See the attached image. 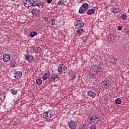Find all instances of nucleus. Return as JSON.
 <instances>
[{"mask_svg":"<svg viewBox=\"0 0 129 129\" xmlns=\"http://www.w3.org/2000/svg\"><path fill=\"white\" fill-rule=\"evenodd\" d=\"M32 50L34 53L38 54V53H40L41 52V47H35L32 48Z\"/></svg>","mask_w":129,"mask_h":129,"instance_id":"dca6fc26","label":"nucleus"},{"mask_svg":"<svg viewBox=\"0 0 129 129\" xmlns=\"http://www.w3.org/2000/svg\"><path fill=\"white\" fill-rule=\"evenodd\" d=\"M100 85L103 89L106 87L108 88L111 86V82L109 80L104 81L101 83Z\"/></svg>","mask_w":129,"mask_h":129,"instance_id":"39448f33","label":"nucleus"},{"mask_svg":"<svg viewBox=\"0 0 129 129\" xmlns=\"http://www.w3.org/2000/svg\"><path fill=\"white\" fill-rule=\"evenodd\" d=\"M66 2H67V0H59L57 2V5H58V6H61V5H63V4H65Z\"/></svg>","mask_w":129,"mask_h":129,"instance_id":"4be33fe9","label":"nucleus"},{"mask_svg":"<svg viewBox=\"0 0 129 129\" xmlns=\"http://www.w3.org/2000/svg\"><path fill=\"white\" fill-rule=\"evenodd\" d=\"M58 80H60V78H59V76L57 74H54L51 76L50 78L51 82L52 83H55V82H57Z\"/></svg>","mask_w":129,"mask_h":129,"instance_id":"0eeeda50","label":"nucleus"},{"mask_svg":"<svg viewBox=\"0 0 129 129\" xmlns=\"http://www.w3.org/2000/svg\"><path fill=\"white\" fill-rule=\"evenodd\" d=\"M57 71L60 74H64V73H66L67 71V67L65 66V64L60 63L58 65Z\"/></svg>","mask_w":129,"mask_h":129,"instance_id":"f03ea898","label":"nucleus"},{"mask_svg":"<svg viewBox=\"0 0 129 129\" xmlns=\"http://www.w3.org/2000/svg\"><path fill=\"white\" fill-rule=\"evenodd\" d=\"M90 129H95V125H93L91 126Z\"/></svg>","mask_w":129,"mask_h":129,"instance_id":"473e14b6","label":"nucleus"},{"mask_svg":"<svg viewBox=\"0 0 129 129\" xmlns=\"http://www.w3.org/2000/svg\"><path fill=\"white\" fill-rule=\"evenodd\" d=\"M94 13H95V9H90L87 11V14L90 16L93 15Z\"/></svg>","mask_w":129,"mask_h":129,"instance_id":"a211bd4d","label":"nucleus"},{"mask_svg":"<svg viewBox=\"0 0 129 129\" xmlns=\"http://www.w3.org/2000/svg\"><path fill=\"white\" fill-rule=\"evenodd\" d=\"M11 92L13 95H15L18 93V91L15 89H13L11 90Z\"/></svg>","mask_w":129,"mask_h":129,"instance_id":"cd10ccee","label":"nucleus"},{"mask_svg":"<svg viewBox=\"0 0 129 129\" xmlns=\"http://www.w3.org/2000/svg\"><path fill=\"white\" fill-rule=\"evenodd\" d=\"M43 20L45 21V23H47L49 20L47 17H44L43 18Z\"/></svg>","mask_w":129,"mask_h":129,"instance_id":"7c9ffc66","label":"nucleus"},{"mask_svg":"<svg viewBox=\"0 0 129 129\" xmlns=\"http://www.w3.org/2000/svg\"><path fill=\"white\" fill-rule=\"evenodd\" d=\"M31 13L34 16H35V15H37L38 14V10L36 9H33L31 11Z\"/></svg>","mask_w":129,"mask_h":129,"instance_id":"b1692460","label":"nucleus"},{"mask_svg":"<svg viewBox=\"0 0 129 129\" xmlns=\"http://www.w3.org/2000/svg\"><path fill=\"white\" fill-rule=\"evenodd\" d=\"M88 95L92 98H94L96 96V94L93 93L91 91H90L88 92Z\"/></svg>","mask_w":129,"mask_h":129,"instance_id":"f3484780","label":"nucleus"},{"mask_svg":"<svg viewBox=\"0 0 129 129\" xmlns=\"http://www.w3.org/2000/svg\"><path fill=\"white\" fill-rule=\"evenodd\" d=\"M75 78H76V75H73L72 76V79H74Z\"/></svg>","mask_w":129,"mask_h":129,"instance_id":"2f4dec72","label":"nucleus"},{"mask_svg":"<svg viewBox=\"0 0 129 129\" xmlns=\"http://www.w3.org/2000/svg\"><path fill=\"white\" fill-rule=\"evenodd\" d=\"M37 35H38V33H37V32L33 31L29 34V37L30 38H34V37L37 36Z\"/></svg>","mask_w":129,"mask_h":129,"instance_id":"6ab92c4d","label":"nucleus"},{"mask_svg":"<svg viewBox=\"0 0 129 129\" xmlns=\"http://www.w3.org/2000/svg\"><path fill=\"white\" fill-rule=\"evenodd\" d=\"M11 59V56H10V54L9 53H4L3 56V60L4 62H6L8 63V62H10V60Z\"/></svg>","mask_w":129,"mask_h":129,"instance_id":"6e6552de","label":"nucleus"},{"mask_svg":"<svg viewBox=\"0 0 129 129\" xmlns=\"http://www.w3.org/2000/svg\"><path fill=\"white\" fill-rule=\"evenodd\" d=\"M83 32H84V31L82 29H79L77 30V33L79 35H82V34H83Z\"/></svg>","mask_w":129,"mask_h":129,"instance_id":"412c9836","label":"nucleus"},{"mask_svg":"<svg viewBox=\"0 0 129 129\" xmlns=\"http://www.w3.org/2000/svg\"><path fill=\"white\" fill-rule=\"evenodd\" d=\"M122 102V101L120 98H117L115 100V103L116 104H120Z\"/></svg>","mask_w":129,"mask_h":129,"instance_id":"5701e85b","label":"nucleus"},{"mask_svg":"<svg viewBox=\"0 0 129 129\" xmlns=\"http://www.w3.org/2000/svg\"><path fill=\"white\" fill-rule=\"evenodd\" d=\"M117 30L118 31H121L122 30V27L119 26L117 27Z\"/></svg>","mask_w":129,"mask_h":129,"instance_id":"c756f323","label":"nucleus"},{"mask_svg":"<svg viewBox=\"0 0 129 129\" xmlns=\"http://www.w3.org/2000/svg\"><path fill=\"white\" fill-rule=\"evenodd\" d=\"M111 11L113 13V14L115 15L116 14H117V13H119V12H120V9H119V8L117 7H115L111 9Z\"/></svg>","mask_w":129,"mask_h":129,"instance_id":"f8f14e48","label":"nucleus"},{"mask_svg":"<svg viewBox=\"0 0 129 129\" xmlns=\"http://www.w3.org/2000/svg\"><path fill=\"white\" fill-rule=\"evenodd\" d=\"M49 24V25H51V26H53L54 24H55V20H54V19L50 20Z\"/></svg>","mask_w":129,"mask_h":129,"instance_id":"393cba45","label":"nucleus"},{"mask_svg":"<svg viewBox=\"0 0 129 129\" xmlns=\"http://www.w3.org/2000/svg\"><path fill=\"white\" fill-rule=\"evenodd\" d=\"M49 76H50V72L47 71L44 74H43L42 79L43 80H47V79L49 78Z\"/></svg>","mask_w":129,"mask_h":129,"instance_id":"4468645a","label":"nucleus"},{"mask_svg":"<svg viewBox=\"0 0 129 129\" xmlns=\"http://www.w3.org/2000/svg\"><path fill=\"white\" fill-rule=\"evenodd\" d=\"M90 120H91V122H92V123H95V124H98V123H99L98 121H99V118H98L95 116L91 117Z\"/></svg>","mask_w":129,"mask_h":129,"instance_id":"9b49d317","label":"nucleus"},{"mask_svg":"<svg viewBox=\"0 0 129 129\" xmlns=\"http://www.w3.org/2000/svg\"><path fill=\"white\" fill-rule=\"evenodd\" d=\"M80 129H87V125L84 124L81 125Z\"/></svg>","mask_w":129,"mask_h":129,"instance_id":"c85d7f7f","label":"nucleus"},{"mask_svg":"<svg viewBox=\"0 0 129 129\" xmlns=\"http://www.w3.org/2000/svg\"><path fill=\"white\" fill-rule=\"evenodd\" d=\"M25 8H31V7H38L40 9H43L45 4L40 0H26L24 2Z\"/></svg>","mask_w":129,"mask_h":129,"instance_id":"f257e3e1","label":"nucleus"},{"mask_svg":"<svg viewBox=\"0 0 129 129\" xmlns=\"http://www.w3.org/2000/svg\"><path fill=\"white\" fill-rule=\"evenodd\" d=\"M75 29H80L84 26V23L81 20H77L74 22Z\"/></svg>","mask_w":129,"mask_h":129,"instance_id":"423d86ee","label":"nucleus"},{"mask_svg":"<svg viewBox=\"0 0 129 129\" xmlns=\"http://www.w3.org/2000/svg\"><path fill=\"white\" fill-rule=\"evenodd\" d=\"M33 58H34V57L31 54H28L27 55L25 56V59L26 60H28V62H32Z\"/></svg>","mask_w":129,"mask_h":129,"instance_id":"2eb2a0df","label":"nucleus"},{"mask_svg":"<svg viewBox=\"0 0 129 129\" xmlns=\"http://www.w3.org/2000/svg\"><path fill=\"white\" fill-rule=\"evenodd\" d=\"M14 75H15V77L16 79H20V78L22 77V72L21 71L16 72Z\"/></svg>","mask_w":129,"mask_h":129,"instance_id":"ddd939ff","label":"nucleus"},{"mask_svg":"<svg viewBox=\"0 0 129 129\" xmlns=\"http://www.w3.org/2000/svg\"><path fill=\"white\" fill-rule=\"evenodd\" d=\"M16 64H17V62H16L15 61L12 60L10 62V68H15L16 67Z\"/></svg>","mask_w":129,"mask_h":129,"instance_id":"aec40b11","label":"nucleus"},{"mask_svg":"<svg viewBox=\"0 0 129 129\" xmlns=\"http://www.w3.org/2000/svg\"><path fill=\"white\" fill-rule=\"evenodd\" d=\"M88 4L87 3H84L82 5L79 10V14H84V13L87 11L88 9Z\"/></svg>","mask_w":129,"mask_h":129,"instance_id":"7ed1b4c3","label":"nucleus"},{"mask_svg":"<svg viewBox=\"0 0 129 129\" xmlns=\"http://www.w3.org/2000/svg\"><path fill=\"white\" fill-rule=\"evenodd\" d=\"M121 18L122 20H126L127 19V15L126 14H122Z\"/></svg>","mask_w":129,"mask_h":129,"instance_id":"a878e982","label":"nucleus"},{"mask_svg":"<svg viewBox=\"0 0 129 129\" xmlns=\"http://www.w3.org/2000/svg\"><path fill=\"white\" fill-rule=\"evenodd\" d=\"M43 117L45 119H50V118L52 117V115L51 113L49 112H45L43 114Z\"/></svg>","mask_w":129,"mask_h":129,"instance_id":"1a4fd4ad","label":"nucleus"},{"mask_svg":"<svg viewBox=\"0 0 129 129\" xmlns=\"http://www.w3.org/2000/svg\"><path fill=\"white\" fill-rule=\"evenodd\" d=\"M36 83L38 85H41L42 84V80L37 79L36 80Z\"/></svg>","mask_w":129,"mask_h":129,"instance_id":"bb28decb","label":"nucleus"},{"mask_svg":"<svg viewBox=\"0 0 129 129\" xmlns=\"http://www.w3.org/2000/svg\"><path fill=\"white\" fill-rule=\"evenodd\" d=\"M69 126L72 129L76 128V127L77 126V124L74 122L73 120H71L69 122Z\"/></svg>","mask_w":129,"mask_h":129,"instance_id":"9d476101","label":"nucleus"},{"mask_svg":"<svg viewBox=\"0 0 129 129\" xmlns=\"http://www.w3.org/2000/svg\"><path fill=\"white\" fill-rule=\"evenodd\" d=\"M12 1H15V0H12Z\"/></svg>","mask_w":129,"mask_h":129,"instance_id":"c9c22d12","label":"nucleus"},{"mask_svg":"<svg viewBox=\"0 0 129 129\" xmlns=\"http://www.w3.org/2000/svg\"><path fill=\"white\" fill-rule=\"evenodd\" d=\"M78 2H79V3H82V2H85V0H78Z\"/></svg>","mask_w":129,"mask_h":129,"instance_id":"f704fd0d","label":"nucleus"},{"mask_svg":"<svg viewBox=\"0 0 129 129\" xmlns=\"http://www.w3.org/2000/svg\"><path fill=\"white\" fill-rule=\"evenodd\" d=\"M52 1L53 0H47L48 4H51V3H52Z\"/></svg>","mask_w":129,"mask_h":129,"instance_id":"72a5a7b5","label":"nucleus"},{"mask_svg":"<svg viewBox=\"0 0 129 129\" xmlns=\"http://www.w3.org/2000/svg\"><path fill=\"white\" fill-rule=\"evenodd\" d=\"M92 71L95 73H97V74H100L102 72V68H101V67L98 66H92Z\"/></svg>","mask_w":129,"mask_h":129,"instance_id":"20e7f679","label":"nucleus"}]
</instances>
